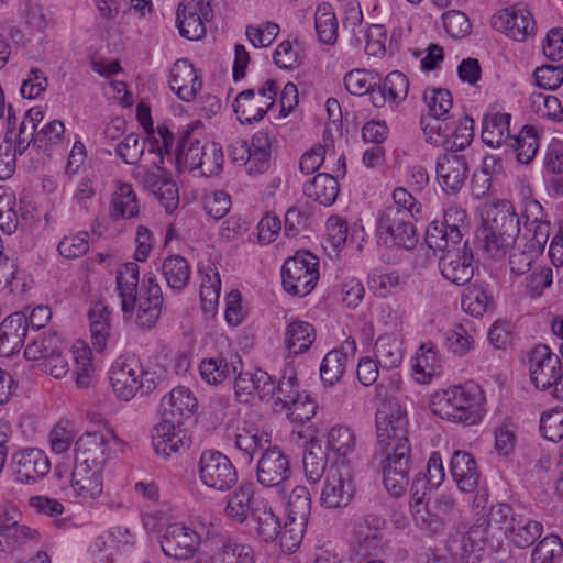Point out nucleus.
I'll use <instances>...</instances> for the list:
<instances>
[{
  "label": "nucleus",
  "mask_w": 563,
  "mask_h": 563,
  "mask_svg": "<svg viewBox=\"0 0 563 563\" xmlns=\"http://www.w3.org/2000/svg\"><path fill=\"white\" fill-rule=\"evenodd\" d=\"M375 357L383 368L397 367L402 360L397 339L391 334L380 335L375 343Z\"/></svg>",
  "instance_id": "obj_50"
},
{
  "label": "nucleus",
  "mask_w": 563,
  "mask_h": 563,
  "mask_svg": "<svg viewBox=\"0 0 563 563\" xmlns=\"http://www.w3.org/2000/svg\"><path fill=\"white\" fill-rule=\"evenodd\" d=\"M253 496V485L251 483L241 484L228 500L225 507L227 516L235 522H244L249 516L251 517L253 504L258 501L257 499H254Z\"/></svg>",
  "instance_id": "obj_42"
},
{
  "label": "nucleus",
  "mask_w": 563,
  "mask_h": 563,
  "mask_svg": "<svg viewBox=\"0 0 563 563\" xmlns=\"http://www.w3.org/2000/svg\"><path fill=\"white\" fill-rule=\"evenodd\" d=\"M354 495V473L350 461H336L327 474L321 493L322 506L330 509L346 507Z\"/></svg>",
  "instance_id": "obj_8"
},
{
  "label": "nucleus",
  "mask_w": 563,
  "mask_h": 563,
  "mask_svg": "<svg viewBox=\"0 0 563 563\" xmlns=\"http://www.w3.org/2000/svg\"><path fill=\"white\" fill-rule=\"evenodd\" d=\"M382 461L383 481L386 489L394 496H401L409 484L411 470V446H402L399 451H385Z\"/></svg>",
  "instance_id": "obj_13"
},
{
  "label": "nucleus",
  "mask_w": 563,
  "mask_h": 563,
  "mask_svg": "<svg viewBox=\"0 0 563 563\" xmlns=\"http://www.w3.org/2000/svg\"><path fill=\"white\" fill-rule=\"evenodd\" d=\"M143 368L135 356L119 357L110 371V382L115 396L124 401L131 400L140 389L139 379Z\"/></svg>",
  "instance_id": "obj_14"
},
{
  "label": "nucleus",
  "mask_w": 563,
  "mask_h": 563,
  "mask_svg": "<svg viewBox=\"0 0 563 563\" xmlns=\"http://www.w3.org/2000/svg\"><path fill=\"white\" fill-rule=\"evenodd\" d=\"M48 79L40 68H31L21 84V96L25 99H36L47 89Z\"/></svg>",
  "instance_id": "obj_63"
},
{
  "label": "nucleus",
  "mask_w": 563,
  "mask_h": 563,
  "mask_svg": "<svg viewBox=\"0 0 563 563\" xmlns=\"http://www.w3.org/2000/svg\"><path fill=\"white\" fill-rule=\"evenodd\" d=\"M510 113L486 114L483 119L482 140L490 147H499L508 143L510 134Z\"/></svg>",
  "instance_id": "obj_34"
},
{
  "label": "nucleus",
  "mask_w": 563,
  "mask_h": 563,
  "mask_svg": "<svg viewBox=\"0 0 563 563\" xmlns=\"http://www.w3.org/2000/svg\"><path fill=\"white\" fill-rule=\"evenodd\" d=\"M319 258L309 251H298L284 262L282 278L284 289L294 296L309 295L319 280Z\"/></svg>",
  "instance_id": "obj_6"
},
{
  "label": "nucleus",
  "mask_w": 563,
  "mask_h": 563,
  "mask_svg": "<svg viewBox=\"0 0 563 563\" xmlns=\"http://www.w3.org/2000/svg\"><path fill=\"white\" fill-rule=\"evenodd\" d=\"M542 525L539 521L531 520L526 516L522 517L514 532L508 538L517 548L526 549L532 545L542 533Z\"/></svg>",
  "instance_id": "obj_54"
},
{
  "label": "nucleus",
  "mask_w": 563,
  "mask_h": 563,
  "mask_svg": "<svg viewBox=\"0 0 563 563\" xmlns=\"http://www.w3.org/2000/svg\"><path fill=\"white\" fill-rule=\"evenodd\" d=\"M547 242L520 235L518 245L509 257V266L514 274L523 275L531 269L533 262L544 251Z\"/></svg>",
  "instance_id": "obj_32"
},
{
  "label": "nucleus",
  "mask_w": 563,
  "mask_h": 563,
  "mask_svg": "<svg viewBox=\"0 0 563 563\" xmlns=\"http://www.w3.org/2000/svg\"><path fill=\"white\" fill-rule=\"evenodd\" d=\"M303 194L320 205L331 206L336 200L339 183L332 175L321 173L303 186Z\"/></svg>",
  "instance_id": "obj_39"
},
{
  "label": "nucleus",
  "mask_w": 563,
  "mask_h": 563,
  "mask_svg": "<svg viewBox=\"0 0 563 563\" xmlns=\"http://www.w3.org/2000/svg\"><path fill=\"white\" fill-rule=\"evenodd\" d=\"M198 473L200 481L208 487L225 492L235 486L238 472L231 460L219 451L202 452Z\"/></svg>",
  "instance_id": "obj_10"
},
{
  "label": "nucleus",
  "mask_w": 563,
  "mask_h": 563,
  "mask_svg": "<svg viewBox=\"0 0 563 563\" xmlns=\"http://www.w3.org/2000/svg\"><path fill=\"white\" fill-rule=\"evenodd\" d=\"M98 170L73 175V201L78 211L89 213L99 191Z\"/></svg>",
  "instance_id": "obj_33"
},
{
  "label": "nucleus",
  "mask_w": 563,
  "mask_h": 563,
  "mask_svg": "<svg viewBox=\"0 0 563 563\" xmlns=\"http://www.w3.org/2000/svg\"><path fill=\"white\" fill-rule=\"evenodd\" d=\"M73 378L79 390H93L97 383L96 367L93 365L92 351L89 345L78 339L73 343Z\"/></svg>",
  "instance_id": "obj_24"
},
{
  "label": "nucleus",
  "mask_w": 563,
  "mask_h": 563,
  "mask_svg": "<svg viewBox=\"0 0 563 563\" xmlns=\"http://www.w3.org/2000/svg\"><path fill=\"white\" fill-rule=\"evenodd\" d=\"M444 335L446 347L455 355L464 356L473 347L474 339L462 323L454 324Z\"/></svg>",
  "instance_id": "obj_58"
},
{
  "label": "nucleus",
  "mask_w": 563,
  "mask_h": 563,
  "mask_svg": "<svg viewBox=\"0 0 563 563\" xmlns=\"http://www.w3.org/2000/svg\"><path fill=\"white\" fill-rule=\"evenodd\" d=\"M291 474L289 456L278 446L269 444L262 452L257 462V482L264 487L284 489L285 483L291 477Z\"/></svg>",
  "instance_id": "obj_11"
},
{
  "label": "nucleus",
  "mask_w": 563,
  "mask_h": 563,
  "mask_svg": "<svg viewBox=\"0 0 563 563\" xmlns=\"http://www.w3.org/2000/svg\"><path fill=\"white\" fill-rule=\"evenodd\" d=\"M439 267L442 276L452 284L466 285L474 276V254L468 242L464 241L463 247L441 255Z\"/></svg>",
  "instance_id": "obj_15"
},
{
  "label": "nucleus",
  "mask_w": 563,
  "mask_h": 563,
  "mask_svg": "<svg viewBox=\"0 0 563 563\" xmlns=\"http://www.w3.org/2000/svg\"><path fill=\"white\" fill-rule=\"evenodd\" d=\"M493 26L504 31L507 36L515 41L523 42L533 34L536 22L532 14L526 8H515L511 12H500L493 16Z\"/></svg>",
  "instance_id": "obj_22"
},
{
  "label": "nucleus",
  "mask_w": 563,
  "mask_h": 563,
  "mask_svg": "<svg viewBox=\"0 0 563 563\" xmlns=\"http://www.w3.org/2000/svg\"><path fill=\"white\" fill-rule=\"evenodd\" d=\"M251 521L257 536L265 542L277 540L280 533V518L275 514L267 501L261 499L253 504L251 509Z\"/></svg>",
  "instance_id": "obj_31"
},
{
  "label": "nucleus",
  "mask_w": 563,
  "mask_h": 563,
  "mask_svg": "<svg viewBox=\"0 0 563 563\" xmlns=\"http://www.w3.org/2000/svg\"><path fill=\"white\" fill-rule=\"evenodd\" d=\"M310 511L311 495L309 489L306 486H296L288 497V519L307 523Z\"/></svg>",
  "instance_id": "obj_52"
},
{
  "label": "nucleus",
  "mask_w": 563,
  "mask_h": 563,
  "mask_svg": "<svg viewBox=\"0 0 563 563\" xmlns=\"http://www.w3.org/2000/svg\"><path fill=\"white\" fill-rule=\"evenodd\" d=\"M316 340L312 324L305 321L289 323L285 331V345L290 355H299L309 350Z\"/></svg>",
  "instance_id": "obj_40"
},
{
  "label": "nucleus",
  "mask_w": 563,
  "mask_h": 563,
  "mask_svg": "<svg viewBox=\"0 0 563 563\" xmlns=\"http://www.w3.org/2000/svg\"><path fill=\"white\" fill-rule=\"evenodd\" d=\"M15 466L16 481L23 484L35 483L44 478L49 470L51 462L44 451L31 448L14 453L12 456Z\"/></svg>",
  "instance_id": "obj_18"
},
{
  "label": "nucleus",
  "mask_w": 563,
  "mask_h": 563,
  "mask_svg": "<svg viewBox=\"0 0 563 563\" xmlns=\"http://www.w3.org/2000/svg\"><path fill=\"white\" fill-rule=\"evenodd\" d=\"M287 410V417L295 423L303 424L310 421L318 410V405L305 390L291 402Z\"/></svg>",
  "instance_id": "obj_57"
},
{
  "label": "nucleus",
  "mask_w": 563,
  "mask_h": 563,
  "mask_svg": "<svg viewBox=\"0 0 563 563\" xmlns=\"http://www.w3.org/2000/svg\"><path fill=\"white\" fill-rule=\"evenodd\" d=\"M139 265L135 262L122 264L117 271V290L125 319L136 312L135 321L143 329L153 328L163 306V292L156 276L148 273L139 287Z\"/></svg>",
  "instance_id": "obj_1"
},
{
  "label": "nucleus",
  "mask_w": 563,
  "mask_h": 563,
  "mask_svg": "<svg viewBox=\"0 0 563 563\" xmlns=\"http://www.w3.org/2000/svg\"><path fill=\"white\" fill-rule=\"evenodd\" d=\"M197 408L196 397L184 386L172 389L161 401L162 418L180 424H184V420L190 418Z\"/></svg>",
  "instance_id": "obj_20"
},
{
  "label": "nucleus",
  "mask_w": 563,
  "mask_h": 563,
  "mask_svg": "<svg viewBox=\"0 0 563 563\" xmlns=\"http://www.w3.org/2000/svg\"><path fill=\"white\" fill-rule=\"evenodd\" d=\"M522 517L523 515L516 512L510 505L503 503L493 505L488 514L490 525L501 530L507 538Z\"/></svg>",
  "instance_id": "obj_53"
},
{
  "label": "nucleus",
  "mask_w": 563,
  "mask_h": 563,
  "mask_svg": "<svg viewBox=\"0 0 563 563\" xmlns=\"http://www.w3.org/2000/svg\"><path fill=\"white\" fill-rule=\"evenodd\" d=\"M163 553L175 560L191 558L200 545V536L183 523H172L159 537Z\"/></svg>",
  "instance_id": "obj_12"
},
{
  "label": "nucleus",
  "mask_w": 563,
  "mask_h": 563,
  "mask_svg": "<svg viewBox=\"0 0 563 563\" xmlns=\"http://www.w3.org/2000/svg\"><path fill=\"white\" fill-rule=\"evenodd\" d=\"M409 91V80L400 71L389 73L385 79L377 84L371 92V102L376 108H382L387 101L400 103Z\"/></svg>",
  "instance_id": "obj_28"
},
{
  "label": "nucleus",
  "mask_w": 563,
  "mask_h": 563,
  "mask_svg": "<svg viewBox=\"0 0 563 563\" xmlns=\"http://www.w3.org/2000/svg\"><path fill=\"white\" fill-rule=\"evenodd\" d=\"M463 233L459 228L445 229V225L438 224V221L431 222L426 231V243L434 250L442 252L445 255L448 251L463 247Z\"/></svg>",
  "instance_id": "obj_35"
},
{
  "label": "nucleus",
  "mask_w": 563,
  "mask_h": 563,
  "mask_svg": "<svg viewBox=\"0 0 563 563\" xmlns=\"http://www.w3.org/2000/svg\"><path fill=\"white\" fill-rule=\"evenodd\" d=\"M484 212L477 238L490 257L503 258L521 234L516 209L509 200L501 199L487 206Z\"/></svg>",
  "instance_id": "obj_2"
},
{
  "label": "nucleus",
  "mask_w": 563,
  "mask_h": 563,
  "mask_svg": "<svg viewBox=\"0 0 563 563\" xmlns=\"http://www.w3.org/2000/svg\"><path fill=\"white\" fill-rule=\"evenodd\" d=\"M103 490L102 471L82 464L73 470V495L82 503L96 500Z\"/></svg>",
  "instance_id": "obj_27"
},
{
  "label": "nucleus",
  "mask_w": 563,
  "mask_h": 563,
  "mask_svg": "<svg viewBox=\"0 0 563 563\" xmlns=\"http://www.w3.org/2000/svg\"><path fill=\"white\" fill-rule=\"evenodd\" d=\"M29 323L22 311L11 313L0 323V356L9 357L24 345Z\"/></svg>",
  "instance_id": "obj_21"
},
{
  "label": "nucleus",
  "mask_w": 563,
  "mask_h": 563,
  "mask_svg": "<svg viewBox=\"0 0 563 563\" xmlns=\"http://www.w3.org/2000/svg\"><path fill=\"white\" fill-rule=\"evenodd\" d=\"M181 427L180 423L162 418V421L155 426L152 435L156 453L169 456L186 444L188 439Z\"/></svg>",
  "instance_id": "obj_29"
},
{
  "label": "nucleus",
  "mask_w": 563,
  "mask_h": 563,
  "mask_svg": "<svg viewBox=\"0 0 563 563\" xmlns=\"http://www.w3.org/2000/svg\"><path fill=\"white\" fill-rule=\"evenodd\" d=\"M349 361V355L340 350L327 353L320 366L322 382L329 386L336 384L345 373Z\"/></svg>",
  "instance_id": "obj_51"
},
{
  "label": "nucleus",
  "mask_w": 563,
  "mask_h": 563,
  "mask_svg": "<svg viewBox=\"0 0 563 563\" xmlns=\"http://www.w3.org/2000/svg\"><path fill=\"white\" fill-rule=\"evenodd\" d=\"M376 398L380 400L376 411L377 446L380 451L395 452L410 446L406 411L395 397L388 398L383 385L376 386Z\"/></svg>",
  "instance_id": "obj_3"
},
{
  "label": "nucleus",
  "mask_w": 563,
  "mask_h": 563,
  "mask_svg": "<svg viewBox=\"0 0 563 563\" xmlns=\"http://www.w3.org/2000/svg\"><path fill=\"white\" fill-rule=\"evenodd\" d=\"M109 214L114 221L139 216L137 198L130 184L117 183V190L112 194L110 201Z\"/></svg>",
  "instance_id": "obj_36"
},
{
  "label": "nucleus",
  "mask_w": 563,
  "mask_h": 563,
  "mask_svg": "<svg viewBox=\"0 0 563 563\" xmlns=\"http://www.w3.org/2000/svg\"><path fill=\"white\" fill-rule=\"evenodd\" d=\"M430 408L434 415L454 423L472 426L482 418L475 397L462 386H453L434 394Z\"/></svg>",
  "instance_id": "obj_4"
},
{
  "label": "nucleus",
  "mask_w": 563,
  "mask_h": 563,
  "mask_svg": "<svg viewBox=\"0 0 563 563\" xmlns=\"http://www.w3.org/2000/svg\"><path fill=\"white\" fill-rule=\"evenodd\" d=\"M298 378L295 372L284 374L283 377L275 382L274 398L269 401L275 411H283L300 395Z\"/></svg>",
  "instance_id": "obj_46"
},
{
  "label": "nucleus",
  "mask_w": 563,
  "mask_h": 563,
  "mask_svg": "<svg viewBox=\"0 0 563 563\" xmlns=\"http://www.w3.org/2000/svg\"><path fill=\"white\" fill-rule=\"evenodd\" d=\"M450 471L460 490L472 493L478 486L481 473L471 453L455 451L451 457Z\"/></svg>",
  "instance_id": "obj_30"
},
{
  "label": "nucleus",
  "mask_w": 563,
  "mask_h": 563,
  "mask_svg": "<svg viewBox=\"0 0 563 563\" xmlns=\"http://www.w3.org/2000/svg\"><path fill=\"white\" fill-rule=\"evenodd\" d=\"M109 452L108 439L101 432H86L76 442V464L102 468Z\"/></svg>",
  "instance_id": "obj_23"
},
{
  "label": "nucleus",
  "mask_w": 563,
  "mask_h": 563,
  "mask_svg": "<svg viewBox=\"0 0 563 563\" xmlns=\"http://www.w3.org/2000/svg\"><path fill=\"white\" fill-rule=\"evenodd\" d=\"M271 444V437L256 428L238 429L234 435V446L251 461L257 451H264Z\"/></svg>",
  "instance_id": "obj_43"
},
{
  "label": "nucleus",
  "mask_w": 563,
  "mask_h": 563,
  "mask_svg": "<svg viewBox=\"0 0 563 563\" xmlns=\"http://www.w3.org/2000/svg\"><path fill=\"white\" fill-rule=\"evenodd\" d=\"M529 367L532 383L541 390H549L563 369L559 356L552 353L547 345H538L532 350Z\"/></svg>",
  "instance_id": "obj_17"
},
{
  "label": "nucleus",
  "mask_w": 563,
  "mask_h": 563,
  "mask_svg": "<svg viewBox=\"0 0 563 563\" xmlns=\"http://www.w3.org/2000/svg\"><path fill=\"white\" fill-rule=\"evenodd\" d=\"M306 525V522L289 519L282 525L277 539L283 552L290 554L297 551L303 539Z\"/></svg>",
  "instance_id": "obj_59"
},
{
  "label": "nucleus",
  "mask_w": 563,
  "mask_h": 563,
  "mask_svg": "<svg viewBox=\"0 0 563 563\" xmlns=\"http://www.w3.org/2000/svg\"><path fill=\"white\" fill-rule=\"evenodd\" d=\"M316 31L324 44H334L338 37V21L330 7H319L314 15Z\"/></svg>",
  "instance_id": "obj_56"
},
{
  "label": "nucleus",
  "mask_w": 563,
  "mask_h": 563,
  "mask_svg": "<svg viewBox=\"0 0 563 563\" xmlns=\"http://www.w3.org/2000/svg\"><path fill=\"white\" fill-rule=\"evenodd\" d=\"M303 470L310 483H318L327 468V453L318 446L307 450L303 454Z\"/></svg>",
  "instance_id": "obj_60"
},
{
  "label": "nucleus",
  "mask_w": 563,
  "mask_h": 563,
  "mask_svg": "<svg viewBox=\"0 0 563 563\" xmlns=\"http://www.w3.org/2000/svg\"><path fill=\"white\" fill-rule=\"evenodd\" d=\"M133 178L152 194L162 189V184L167 179L166 172L154 164L153 168L137 166L133 170Z\"/></svg>",
  "instance_id": "obj_64"
},
{
  "label": "nucleus",
  "mask_w": 563,
  "mask_h": 563,
  "mask_svg": "<svg viewBox=\"0 0 563 563\" xmlns=\"http://www.w3.org/2000/svg\"><path fill=\"white\" fill-rule=\"evenodd\" d=\"M563 554V542L560 537L550 534L534 548L532 563H559Z\"/></svg>",
  "instance_id": "obj_55"
},
{
  "label": "nucleus",
  "mask_w": 563,
  "mask_h": 563,
  "mask_svg": "<svg viewBox=\"0 0 563 563\" xmlns=\"http://www.w3.org/2000/svg\"><path fill=\"white\" fill-rule=\"evenodd\" d=\"M415 525L430 536H438L444 532L456 514V503L450 495L442 494L433 500L424 504H412L411 508Z\"/></svg>",
  "instance_id": "obj_7"
},
{
  "label": "nucleus",
  "mask_w": 563,
  "mask_h": 563,
  "mask_svg": "<svg viewBox=\"0 0 563 563\" xmlns=\"http://www.w3.org/2000/svg\"><path fill=\"white\" fill-rule=\"evenodd\" d=\"M161 269L167 286L175 291H181L190 280L191 267L180 255L167 256L163 261Z\"/></svg>",
  "instance_id": "obj_41"
},
{
  "label": "nucleus",
  "mask_w": 563,
  "mask_h": 563,
  "mask_svg": "<svg viewBox=\"0 0 563 563\" xmlns=\"http://www.w3.org/2000/svg\"><path fill=\"white\" fill-rule=\"evenodd\" d=\"M205 148L206 142L201 143L190 131H185L176 147V159L188 169H199Z\"/></svg>",
  "instance_id": "obj_44"
},
{
  "label": "nucleus",
  "mask_w": 563,
  "mask_h": 563,
  "mask_svg": "<svg viewBox=\"0 0 563 563\" xmlns=\"http://www.w3.org/2000/svg\"><path fill=\"white\" fill-rule=\"evenodd\" d=\"M509 145L517 154V161L522 164H529L537 155L539 148V136L537 130L530 125H525L517 136H512Z\"/></svg>",
  "instance_id": "obj_48"
},
{
  "label": "nucleus",
  "mask_w": 563,
  "mask_h": 563,
  "mask_svg": "<svg viewBox=\"0 0 563 563\" xmlns=\"http://www.w3.org/2000/svg\"><path fill=\"white\" fill-rule=\"evenodd\" d=\"M66 342L56 332L37 334L25 346L24 356L30 361L45 360L63 354Z\"/></svg>",
  "instance_id": "obj_38"
},
{
  "label": "nucleus",
  "mask_w": 563,
  "mask_h": 563,
  "mask_svg": "<svg viewBox=\"0 0 563 563\" xmlns=\"http://www.w3.org/2000/svg\"><path fill=\"white\" fill-rule=\"evenodd\" d=\"M169 86L177 96L189 102L195 99L197 92L202 88V80L188 59L181 58L175 62L169 74Z\"/></svg>",
  "instance_id": "obj_25"
},
{
  "label": "nucleus",
  "mask_w": 563,
  "mask_h": 563,
  "mask_svg": "<svg viewBox=\"0 0 563 563\" xmlns=\"http://www.w3.org/2000/svg\"><path fill=\"white\" fill-rule=\"evenodd\" d=\"M176 25L183 37L198 41L206 34L205 21L212 18L209 2L198 0L196 3H180L177 8Z\"/></svg>",
  "instance_id": "obj_16"
},
{
  "label": "nucleus",
  "mask_w": 563,
  "mask_h": 563,
  "mask_svg": "<svg viewBox=\"0 0 563 563\" xmlns=\"http://www.w3.org/2000/svg\"><path fill=\"white\" fill-rule=\"evenodd\" d=\"M449 115H422L420 124L427 142L435 146L445 145L452 133Z\"/></svg>",
  "instance_id": "obj_49"
},
{
  "label": "nucleus",
  "mask_w": 563,
  "mask_h": 563,
  "mask_svg": "<svg viewBox=\"0 0 563 563\" xmlns=\"http://www.w3.org/2000/svg\"><path fill=\"white\" fill-rule=\"evenodd\" d=\"M521 234L528 239H538L548 242L550 236V222L544 219V210L537 200H527L520 213H517Z\"/></svg>",
  "instance_id": "obj_26"
},
{
  "label": "nucleus",
  "mask_w": 563,
  "mask_h": 563,
  "mask_svg": "<svg viewBox=\"0 0 563 563\" xmlns=\"http://www.w3.org/2000/svg\"><path fill=\"white\" fill-rule=\"evenodd\" d=\"M269 139L264 132H257L251 140L250 158L246 162L249 175L263 174L269 168Z\"/></svg>",
  "instance_id": "obj_45"
},
{
  "label": "nucleus",
  "mask_w": 563,
  "mask_h": 563,
  "mask_svg": "<svg viewBox=\"0 0 563 563\" xmlns=\"http://www.w3.org/2000/svg\"><path fill=\"white\" fill-rule=\"evenodd\" d=\"M540 432L552 442L563 439V408H553L541 415Z\"/></svg>",
  "instance_id": "obj_61"
},
{
  "label": "nucleus",
  "mask_w": 563,
  "mask_h": 563,
  "mask_svg": "<svg viewBox=\"0 0 563 563\" xmlns=\"http://www.w3.org/2000/svg\"><path fill=\"white\" fill-rule=\"evenodd\" d=\"M468 166L463 155L444 154L437 161V179L448 194H456L463 187Z\"/></svg>",
  "instance_id": "obj_19"
},
{
  "label": "nucleus",
  "mask_w": 563,
  "mask_h": 563,
  "mask_svg": "<svg viewBox=\"0 0 563 563\" xmlns=\"http://www.w3.org/2000/svg\"><path fill=\"white\" fill-rule=\"evenodd\" d=\"M276 96V81L268 79L257 91L246 89L240 92L234 99L233 110L241 123L251 124L264 118L274 106Z\"/></svg>",
  "instance_id": "obj_9"
},
{
  "label": "nucleus",
  "mask_w": 563,
  "mask_h": 563,
  "mask_svg": "<svg viewBox=\"0 0 563 563\" xmlns=\"http://www.w3.org/2000/svg\"><path fill=\"white\" fill-rule=\"evenodd\" d=\"M242 362L238 355H232L229 362L224 356L205 358L199 366L203 380L211 385L221 384L231 374H236Z\"/></svg>",
  "instance_id": "obj_37"
},
{
  "label": "nucleus",
  "mask_w": 563,
  "mask_h": 563,
  "mask_svg": "<svg viewBox=\"0 0 563 563\" xmlns=\"http://www.w3.org/2000/svg\"><path fill=\"white\" fill-rule=\"evenodd\" d=\"M423 100L429 109L427 115H449L453 106L451 92L442 88L427 89L423 93Z\"/></svg>",
  "instance_id": "obj_62"
},
{
  "label": "nucleus",
  "mask_w": 563,
  "mask_h": 563,
  "mask_svg": "<svg viewBox=\"0 0 563 563\" xmlns=\"http://www.w3.org/2000/svg\"><path fill=\"white\" fill-rule=\"evenodd\" d=\"M327 448L335 453L341 461H349L346 457L356 448V439L353 430L343 424H336L330 429L327 437Z\"/></svg>",
  "instance_id": "obj_47"
},
{
  "label": "nucleus",
  "mask_w": 563,
  "mask_h": 563,
  "mask_svg": "<svg viewBox=\"0 0 563 563\" xmlns=\"http://www.w3.org/2000/svg\"><path fill=\"white\" fill-rule=\"evenodd\" d=\"M415 216L399 207H386L378 216L376 232L386 246H398L406 250L415 249L418 234L412 223Z\"/></svg>",
  "instance_id": "obj_5"
}]
</instances>
